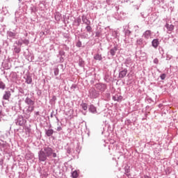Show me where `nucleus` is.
<instances>
[{
  "mask_svg": "<svg viewBox=\"0 0 178 178\" xmlns=\"http://www.w3.org/2000/svg\"><path fill=\"white\" fill-rule=\"evenodd\" d=\"M67 153L70 154V149H67Z\"/></svg>",
  "mask_w": 178,
  "mask_h": 178,
  "instance_id": "obj_56",
  "label": "nucleus"
},
{
  "mask_svg": "<svg viewBox=\"0 0 178 178\" xmlns=\"http://www.w3.org/2000/svg\"><path fill=\"white\" fill-rule=\"evenodd\" d=\"M125 35H127V37H129V35L131 34V31L130 30L127 29L124 32Z\"/></svg>",
  "mask_w": 178,
  "mask_h": 178,
  "instance_id": "obj_34",
  "label": "nucleus"
},
{
  "mask_svg": "<svg viewBox=\"0 0 178 178\" xmlns=\"http://www.w3.org/2000/svg\"><path fill=\"white\" fill-rule=\"evenodd\" d=\"M19 91L21 94H24V90L23 88H19Z\"/></svg>",
  "mask_w": 178,
  "mask_h": 178,
  "instance_id": "obj_45",
  "label": "nucleus"
},
{
  "mask_svg": "<svg viewBox=\"0 0 178 178\" xmlns=\"http://www.w3.org/2000/svg\"><path fill=\"white\" fill-rule=\"evenodd\" d=\"M77 88V86H76V85H72V86H71V88Z\"/></svg>",
  "mask_w": 178,
  "mask_h": 178,
  "instance_id": "obj_50",
  "label": "nucleus"
},
{
  "mask_svg": "<svg viewBox=\"0 0 178 178\" xmlns=\"http://www.w3.org/2000/svg\"><path fill=\"white\" fill-rule=\"evenodd\" d=\"M117 51H118V47L115 46L114 47L110 49V51H109L110 55H111V56H115V55H116Z\"/></svg>",
  "mask_w": 178,
  "mask_h": 178,
  "instance_id": "obj_14",
  "label": "nucleus"
},
{
  "mask_svg": "<svg viewBox=\"0 0 178 178\" xmlns=\"http://www.w3.org/2000/svg\"><path fill=\"white\" fill-rule=\"evenodd\" d=\"M3 113H2V106H0V122H2L3 120Z\"/></svg>",
  "mask_w": 178,
  "mask_h": 178,
  "instance_id": "obj_25",
  "label": "nucleus"
},
{
  "mask_svg": "<svg viewBox=\"0 0 178 178\" xmlns=\"http://www.w3.org/2000/svg\"><path fill=\"white\" fill-rule=\"evenodd\" d=\"M56 153L54 152V149L50 147H44L38 152L39 162H45L52 158H56Z\"/></svg>",
  "mask_w": 178,
  "mask_h": 178,
  "instance_id": "obj_1",
  "label": "nucleus"
},
{
  "mask_svg": "<svg viewBox=\"0 0 178 178\" xmlns=\"http://www.w3.org/2000/svg\"><path fill=\"white\" fill-rule=\"evenodd\" d=\"M127 60H127V61L125 62V64H126V65H127Z\"/></svg>",
  "mask_w": 178,
  "mask_h": 178,
  "instance_id": "obj_61",
  "label": "nucleus"
},
{
  "mask_svg": "<svg viewBox=\"0 0 178 178\" xmlns=\"http://www.w3.org/2000/svg\"><path fill=\"white\" fill-rule=\"evenodd\" d=\"M147 101H148L149 102H150V103L154 102V101L152 100V99L151 97H149V98L147 99Z\"/></svg>",
  "mask_w": 178,
  "mask_h": 178,
  "instance_id": "obj_48",
  "label": "nucleus"
},
{
  "mask_svg": "<svg viewBox=\"0 0 178 178\" xmlns=\"http://www.w3.org/2000/svg\"><path fill=\"white\" fill-rule=\"evenodd\" d=\"M89 111L91 112V113H97V108L95 107L94 105L91 104L90 106H89Z\"/></svg>",
  "mask_w": 178,
  "mask_h": 178,
  "instance_id": "obj_17",
  "label": "nucleus"
},
{
  "mask_svg": "<svg viewBox=\"0 0 178 178\" xmlns=\"http://www.w3.org/2000/svg\"><path fill=\"white\" fill-rule=\"evenodd\" d=\"M89 97L92 99H95L99 97V91H97L94 88H91L89 91Z\"/></svg>",
  "mask_w": 178,
  "mask_h": 178,
  "instance_id": "obj_2",
  "label": "nucleus"
},
{
  "mask_svg": "<svg viewBox=\"0 0 178 178\" xmlns=\"http://www.w3.org/2000/svg\"><path fill=\"white\" fill-rule=\"evenodd\" d=\"M172 56L171 55L167 54L166 60H170Z\"/></svg>",
  "mask_w": 178,
  "mask_h": 178,
  "instance_id": "obj_43",
  "label": "nucleus"
},
{
  "mask_svg": "<svg viewBox=\"0 0 178 178\" xmlns=\"http://www.w3.org/2000/svg\"><path fill=\"white\" fill-rule=\"evenodd\" d=\"M0 88H1V90H5V83L2 81H0Z\"/></svg>",
  "mask_w": 178,
  "mask_h": 178,
  "instance_id": "obj_38",
  "label": "nucleus"
},
{
  "mask_svg": "<svg viewBox=\"0 0 178 178\" xmlns=\"http://www.w3.org/2000/svg\"><path fill=\"white\" fill-rule=\"evenodd\" d=\"M56 119L57 122H59V118H58V117L56 116Z\"/></svg>",
  "mask_w": 178,
  "mask_h": 178,
  "instance_id": "obj_55",
  "label": "nucleus"
},
{
  "mask_svg": "<svg viewBox=\"0 0 178 178\" xmlns=\"http://www.w3.org/2000/svg\"><path fill=\"white\" fill-rule=\"evenodd\" d=\"M56 130L57 131H60L62 130V127H58Z\"/></svg>",
  "mask_w": 178,
  "mask_h": 178,
  "instance_id": "obj_49",
  "label": "nucleus"
},
{
  "mask_svg": "<svg viewBox=\"0 0 178 178\" xmlns=\"http://www.w3.org/2000/svg\"><path fill=\"white\" fill-rule=\"evenodd\" d=\"M143 37H144L145 40H148L149 38H151V31L147 30L145 31L144 33L143 34Z\"/></svg>",
  "mask_w": 178,
  "mask_h": 178,
  "instance_id": "obj_10",
  "label": "nucleus"
},
{
  "mask_svg": "<svg viewBox=\"0 0 178 178\" xmlns=\"http://www.w3.org/2000/svg\"><path fill=\"white\" fill-rule=\"evenodd\" d=\"M14 51H15V54H19V53H20L21 49L19 47H15L14 48Z\"/></svg>",
  "mask_w": 178,
  "mask_h": 178,
  "instance_id": "obj_33",
  "label": "nucleus"
},
{
  "mask_svg": "<svg viewBox=\"0 0 178 178\" xmlns=\"http://www.w3.org/2000/svg\"><path fill=\"white\" fill-rule=\"evenodd\" d=\"M25 79V83H26V84H31V83H33V78L31 77V76H30V74H27L26 77H24Z\"/></svg>",
  "mask_w": 178,
  "mask_h": 178,
  "instance_id": "obj_12",
  "label": "nucleus"
},
{
  "mask_svg": "<svg viewBox=\"0 0 178 178\" xmlns=\"http://www.w3.org/2000/svg\"><path fill=\"white\" fill-rule=\"evenodd\" d=\"M145 178H151V177H149L148 175H145Z\"/></svg>",
  "mask_w": 178,
  "mask_h": 178,
  "instance_id": "obj_54",
  "label": "nucleus"
},
{
  "mask_svg": "<svg viewBox=\"0 0 178 178\" xmlns=\"http://www.w3.org/2000/svg\"><path fill=\"white\" fill-rule=\"evenodd\" d=\"M81 106L82 109H83V111H87V109H88V106H87L86 103L81 104Z\"/></svg>",
  "mask_w": 178,
  "mask_h": 178,
  "instance_id": "obj_23",
  "label": "nucleus"
},
{
  "mask_svg": "<svg viewBox=\"0 0 178 178\" xmlns=\"http://www.w3.org/2000/svg\"><path fill=\"white\" fill-rule=\"evenodd\" d=\"M130 172V167H125V175L129 177L130 175L129 173Z\"/></svg>",
  "mask_w": 178,
  "mask_h": 178,
  "instance_id": "obj_27",
  "label": "nucleus"
},
{
  "mask_svg": "<svg viewBox=\"0 0 178 178\" xmlns=\"http://www.w3.org/2000/svg\"><path fill=\"white\" fill-rule=\"evenodd\" d=\"M4 159H5V157L3 156V155L0 154V166H1V168H3V160Z\"/></svg>",
  "mask_w": 178,
  "mask_h": 178,
  "instance_id": "obj_19",
  "label": "nucleus"
},
{
  "mask_svg": "<svg viewBox=\"0 0 178 178\" xmlns=\"http://www.w3.org/2000/svg\"><path fill=\"white\" fill-rule=\"evenodd\" d=\"M11 95H12V94L10 93V91H9V90L5 91V93L3 95V99H4L6 101H9Z\"/></svg>",
  "mask_w": 178,
  "mask_h": 178,
  "instance_id": "obj_8",
  "label": "nucleus"
},
{
  "mask_svg": "<svg viewBox=\"0 0 178 178\" xmlns=\"http://www.w3.org/2000/svg\"><path fill=\"white\" fill-rule=\"evenodd\" d=\"M94 59L95 60H102V56L99 54H96L94 55Z\"/></svg>",
  "mask_w": 178,
  "mask_h": 178,
  "instance_id": "obj_18",
  "label": "nucleus"
},
{
  "mask_svg": "<svg viewBox=\"0 0 178 178\" xmlns=\"http://www.w3.org/2000/svg\"><path fill=\"white\" fill-rule=\"evenodd\" d=\"M165 2V0H154V5H160V3H163Z\"/></svg>",
  "mask_w": 178,
  "mask_h": 178,
  "instance_id": "obj_22",
  "label": "nucleus"
},
{
  "mask_svg": "<svg viewBox=\"0 0 178 178\" xmlns=\"http://www.w3.org/2000/svg\"><path fill=\"white\" fill-rule=\"evenodd\" d=\"M26 119H24L22 115H19L18 118L15 120L17 126H24V124H26Z\"/></svg>",
  "mask_w": 178,
  "mask_h": 178,
  "instance_id": "obj_4",
  "label": "nucleus"
},
{
  "mask_svg": "<svg viewBox=\"0 0 178 178\" xmlns=\"http://www.w3.org/2000/svg\"><path fill=\"white\" fill-rule=\"evenodd\" d=\"M161 58H164V57H163V56L161 55Z\"/></svg>",
  "mask_w": 178,
  "mask_h": 178,
  "instance_id": "obj_62",
  "label": "nucleus"
},
{
  "mask_svg": "<svg viewBox=\"0 0 178 178\" xmlns=\"http://www.w3.org/2000/svg\"><path fill=\"white\" fill-rule=\"evenodd\" d=\"M36 115H40V112L38 111V112L36 113Z\"/></svg>",
  "mask_w": 178,
  "mask_h": 178,
  "instance_id": "obj_57",
  "label": "nucleus"
},
{
  "mask_svg": "<svg viewBox=\"0 0 178 178\" xmlns=\"http://www.w3.org/2000/svg\"><path fill=\"white\" fill-rule=\"evenodd\" d=\"M33 111H34V106H29L26 109V112L28 113H30L33 112Z\"/></svg>",
  "mask_w": 178,
  "mask_h": 178,
  "instance_id": "obj_20",
  "label": "nucleus"
},
{
  "mask_svg": "<svg viewBox=\"0 0 178 178\" xmlns=\"http://www.w3.org/2000/svg\"><path fill=\"white\" fill-rule=\"evenodd\" d=\"M123 99V97L120 95H117V96H113V101H117L118 102H120Z\"/></svg>",
  "mask_w": 178,
  "mask_h": 178,
  "instance_id": "obj_16",
  "label": "nucleus"
},
{
  "mask_svg": "<svg viewBox=\"0 0 178 178\" xmlns=\"http://www.w3.org/2000/svg\"><path fill=\"white\" fill-rule=\"evenodd\" d=\"M60 62H63V60H64V59H63V58L62 57V56H60Z\"/></svg>",
  "mask_w": 178,
  "mask_h": 178,
  "instance_id": "obj_51",
  "label": "nucleus"
},
{
  "mask_svg": "<svg viewBox=\"0 0 178 178\" xmlns=\"http://www.w3.org/2000/svg\"><path fill=\"white\" fill-rule=\"evenodd\" d=\"M95 88H97L100 92H105V90L108 88L106 86V83H96L95 85Z\"/></svg>",
  "mask_w": 178,
  "mask_h": 178,
  "instance_id": "obj_3",
  "label": "nucleus"
},
{
  "mask_svg": "<svg viewBox=\"0 0 178 178\" xmlns=\"http://www.w3.org/2000/svg\"><path fill=\"white\" fill-rule=\"evenodd\" d=\"M16 35H17V31H16V29L13 30V31H7V37L8 38L15 39V38H16Z\"/></svg>",
  "mask_w": 178,
  "mask_h": 178,
  "instance_id": "obj_5",
  "label": "nucleus"
},
{
  "mask_svg": "<svg viewBox=\"0 0 178 178\" xmlns=\"http://www.w3.org/2000/svg\"><path fill=\"white\" fill-rule=\"evenodd\" d=\"M79 65L84 66V63L83 62H79Z\"/></svg>",
  "mask_w": 178,
  "mask_h": 178,
  "instance_id": "obj_52",
  "label": "nucleus"
},
{
  "mask_svg": "<svg viewBox=\"0 0 178 178\" xmlns=\"http://www.w3.org/2000/svg\"><path fill=\"white\" fill-rule=\"evenodd\" d=\"M54 73L55 76H58V74H59V68L58 67L54 68Z\"/></svg>",
  "mask_w": 178,
  "mask_h": 178,
  "instance_id": "obj_31",
  "label": "nucleus"
},
{
  "mask_svg": "<svg viewBox=\"0 0 178 178\" xmlns=\"http://www.w3.org/2000/svg\"><path fill=\"white\" fill-rule=\"evenodd\" d=\"M17 44V45H19V47H22V45H23L22 39L19 40Z\"/></svg>",
  "mask_w": 178,
  "mask_h": 178,
  "instance_id": "obj_39",
  "label": "nucleus"
},
{
  "mask_svg": "<svg viewBox=\"0 0 178 178\" xmlns=\"http://www.w3.org/2000/svg\"><path fill=\"white\" fill-rule=\"evenodd\" d=\"M82 22L84 24H86V26H90L91 24V21L87 19V17L86 16H82Z\"/></svg>",
  "mask_w": 178,
  "mask_h": 178,
  "instance_id": "obj_13",
  "label": "nucleus"
},
{
  "mask_svg": "<svg viewBox=\"0 0 178 178\" xmlns=\"http://www.w3.org/2000/svg\"><path fill=\"white\" fill-rule=\"evenodd\" d=\"M143 41H144V40H143V38H139V39L137 40L136 44L138 45H143Z\"/></svg>",
  "mask_w": 178,
  "mask_h": 178,
  "instance_id": "obj_30",
  "label": "nucleus"
},
{
  "mask_svg": "<svg viewBox=\"0 0 178 178\" xmlns=\"http://www.w3.org/2000/svg\"><path fill=\"white\" fill-rule=\"evenodd\" d=\"M41 34L44 35V34H45V32H41Z\"/></svg>",
  "mask_w": 178,
  "mask_h": 178,
  "instance_id": "obj_58",
  "label": "nucleus"
},
{
  "mask_svg": "<svg viewBox=\"0 0 178 178\" xmlns=\"http://www.w3.org/2000/svg\"><path fill=\"white\" fill-rule=\"evenodd\" d=\"M140 15H141V17H143V19H145V17H147V16L144 15V13H141Z\"/></svg>",
  "mask_w": 178,
  "mask_h": 178,
  "instance_id": "obj_47",
  "label": "nucleus"
},
{
  "mask_svg": "<svg viewBox=\"0 0 178 178\" xmlns=\"http://www.w3.org/2000/svg\"><path fill=\"white\" fill-rule=\"evenodd\" d=\"M165 27L167 29V33L168 34H172V31L175 30V26L173 24H169L166 23Z\"/></svg>",
  "mask_w": 178,
  "mask_h": 178,
  "instance_id": "obj_6",
  "label": "nucleus"
},
{
  "mask_svg": "<svg viewBox=\"0 0 178 178\" xmlns=\"http://www.w3.org/2000/svg\"><path fill=\"white\" fill-rule=\"evenodd\" d=\"M81 45H82L81 41L78 40V42L76 44V47H77L78 48H81Z\"/></svg>",
  "mask_w": 178,
  "mask_h": 178,
  "instance_id": "obj_36",
  "label": "nucleus"
},
{
  "mask_svg": "<svg viewBox=\"0 0 178 178\" xmlns=\"http://www.w3.org/2000/svg\"><path fill=\"white\" fill-rule=\"evenodd\" d=\"M9 145L6 143L5 146L2 148L3 151H4V152H9Z\"/></svg>",
  "mask_w": 178,
  "mask_h": 178,
  "instance_id": "obj_21",
  "label": "nucleus"
},
{
  "mask_svg": "<svg viewBox=\"0 0 178 178\" xmlns=\"http://www.w3.org/2000/svg\"><path fill=\"white\" fill-rule=\"evenodd\" d=\"M152 45L153 47H154L155 49H157L158 47L159 46V40L158 39H154L152 41Z\"/></svg>",
  "mask_w": 178,
  "mask_h": 178,
  "instance_id": "obj_11",
  "label": "nucleus"
},
{
  "mask_svg": "<svg viewBox=\"0 0 178 178\" xmlns=\"http://www.w3.org/2000/svg\"><path fill=\"white\" fill-rule=\"evenodd\" d=\"M25 104H26V105H29V106H34L35 102L30 97H27L25 99Z\"/></svg>",
  "mask_w": 178,
  "mask_h": 178,
  "instance_id": "obj_9",
  "label": "nucleus"
},
{
  "mask_svg": "<svg viewBox=\"0 0 178 178\" xmlns=\"http://www.w3.org/2000/svg\"><path fill=\"white\" fill-rule=\"evenodd\" d=\"M6 144V142L0 140V149L2 150V148L5 146V145Z\"/></svg>",
  "mask_w": 178,
  "mask_h": 178,
  "instance_id": "obj_28",
  "label": "nucleus"
},
{
  "mask_svg": "<svg viewBox=\"0 0 178 178\" xmlns=\"http://www.w3.org/2000/svg\"><path fill=\"white\" fill-rule=\"evenodd\" d=\"M139 29H140V26H138V25H136V26H134V30L136 32L138 31Z\"/></svg>",
  "mask_w": 178,
  "mask_h": 178,
  "instance_id": "obj_41",
  "label": "nucleus"
},
{
  "mask_svg": "<svg viewBox=\"0 0 178 178\" xmlns=\"http://www.w3.org/2000/svg\"><path fill=\"white\" fill-rule=\"evenodd\" d=\"M126 74H127V69L122 68L121 71L119 72L118 77L120 79H124V77H126Z\"/></svg>",
  "mask_w": 178,
  "mask_h": 178,
  "instance_id": "obj_7",
  "label": "nucleus"
},
{
  "mask_svg": "<svg viewBox=\"0 0 178 178\" xmlns=\"http://www.w3.org/2000/svg\"><path fill=\"white\" fill-rule=\"evenodd\" d=\"M113 35L116 38V37H118V32L117 31L113 32Z\"/></svg>",
  "mask_w": 178,
  "mask_h": 178,
  "instance_id": "obj_46",
  "label": "nucleus"
},
{
  "mask_svg": "<svg viewBox=\"0 0 178 178\" xmlns=\"http://www.w3.org/2000/svg\"><path fill=\"white\" fill-rule=\"evenodd\" d=\"M153 63H155V65H158V63H159V60H158V58H154L153 60Z\"/></svg>",
  "mask_w": 178,
  "mask_h": 178,
  "instance_id": "obj_42",
  "label": "nucleus"
},
{
  "mask_svg": "<svg viewBox=\"0 0 178 178\" xmlns=\"http://www.w3.org/2000/svg\"><path fill=\"white\" fill-rule=\"evenodd\" d=\"M160 78H161V80H165V79H166V74H161Z\"/></svg>",
  "mask_w": 178,
  "mask_h": 178,
  "instance_id": "obj_40",
  "label": "nucleus"
},
{
  "mask_svg": "<svg viewBox=\"0 0 178 178\" xmlns=\"http://www.w3.org/2000/svg\"><path fill=\"white\" fill-rule=\"evenodd\" d=\"M2 104H3V102H2Z\"/></svg>",
  "mask_w": 178,
  "mask_h": 178,
  "instance_id": "obj_64",
  "label": "nucleus"
},
{
  "mask_svg": "<svg viewBox=\"0 0 178 178\" xmlns=\"http://www.w3.org/2000/svg\"><path fill=\"white\" fill-rule=\"evenodd\" d=\"M45 134L47 136V137H51L54 134V129H45Z\"/></svg>",
  "mask_w": 178,
  "mask_h": 178,
  "instance_id": "obj_15",
  "label": "nucleus"
},
{
  "mask_svg": "<svg viewBox=\"0 0 178 178\" xmlns=\"http://www.w3.org/2000/svg\"><path fill=\"white\" fill-rule=\"evenodd\" d=\"M86 30L88 33H90L91 31H92V28L91 27V26L87 25L86 27Z\"/></svg>",
  "mask_w": 178,
  "mask_h": 178,
  "instance_id": "obj_29",
  "label": "nucleus"
},
{
  "mask_svg": "<svg viewBox=\"0 0 178 178\" xmlns=\"http://www.w3.org/2000/svg\"><path fill=\"white\" fill-rule=\"evenodd\" d=\"M159 54H161V55L162 56H163V55H165V50L163 49V48L162 47H159Z\"/></svg>",
  "mask_w": 178,
  "mask_h": 178,
  "instance_id": "obj_24",
  "label": "nucleus"
},
{
  "mask_svg": "<svg viewBox=\"0 0 178 178\" xmlns=\"http://www.w3.org/2000/svg\"><path fill=\"white\" fill-rule=\"evenodd\" d=\"M18 1H19V2H22V0H18Z\"/></svg>",
  "mask_w": 178,
  "mask_h": 178,
  "instance_id": "obj_63",
  "label": "nucleus"
},
{
  "mask_svg": "<svg viewBox=\"0 0 178 178\" xmlns=\"http://www.w3.org/2000/svg\"><path fill=\"white\" fill-rule=\"evenodd\" d=\"M72 177L73 178H77L79 177V173H77L76 170H74V172H72Z\"/></svg>",
  "mask_w": 178,
  "mask_h": 178,
  "instance_id": "obj_26",
  "label": "nucleus"
},
{
  "mask_svg": "<svg viewBox=\"0 0 178 178\" xmlns=\"http://www.w3.org/2000/svg\"><path fill=\"white\" fill-rule=\"evenodd\" d=\"M96 37H98V33H96Z\"/></svg>",
  "mask_w": 178,
  "mask_h": 178,
  "instance_id": "obj_59",
  "label": "nucleus"
},
{
  "mask_svg": "<svg viewBox=\"0 0 178 178\" xmlns=\"http://www.w3.org/2000/svg\"><path fill=\"white\" fill-rule=\"evenodd\" d=\"M51 118H54V111L51 112V115H50Z\"/></svg>",
  "mask_w": 178,
  "mask_h": 178,
  "instance_id": "obj_53",
  "label": "nucleus"
},
{
  "mask_svg": "<svg viewBox=\"0 0 178 178\" xmlns=\"http://www.w3.org/2000/svg\"><path fill=\"white\" fill-rule=\"evenodd\" d=\"M55 19H56V20H60V13H57L55 15Z\"/></svg>",
  "mask_w": 178,
  "mask_h": 178,
  "instance_id": "obj_32",
  "label": "nucleus"
},
{
  "mask_svg": "<svg viewBox=\"0 0 178 178\" xmlns=\"http://www.w3.org/2000/svg\"><path fill=\"white\" fill-rule=\"evenodd\" d=\"M176 165L178 166V161L176 162Z\"/></svg>",
  "mask_w": 178,
  "mask_h": 178,
  "instance_id": "obj_60",
  "label": "nucleus"
},
{
  "mask_svg": "<svg viewBox=\"0 0 178 178\" xmlns=\"http://www.w3.org/2000/svg\"><path fill=\"white\" fill-rule=\"evenodd\" d=\"M22 44H24L25 45H29L30 44V41L29 40H22Z\"/></svg>",
  "mask_w": 178,
  "mask_h": 178,
  "instance_id": "obj_35",
  "label": "nucleus"
},
{
  "mask_svg": "<svg viewBox=\"0 0 178 178\" xmlns=\"http://www.w3.org/2000/svg\"><path fill=\"white\" fill-rule=\"evenodd\" d=\"M51 101H52L53 102H55V101H56V96L54 95L51 99Z\"/></svg>",
  "mask_w": 178,
  "mask_h": 178,
  "instance_id": "obj_44",
  "label": "nucleus"
},
{
  "mask_svg": "<svg viewBox=\"0 0 178 178\" xmlns=\"http://www.w3.org/2000/svg\"><path fill=\"white\" fill-rule=\"evenodd\" d=\"M59 56H65V51H63V50L59 51L58 58Z\"/></svg>",
  "mask_w": 178,
  "mask_h": 178,
  "instance_id": "obj_37",
  "label": "nucleus"
}]
</instances>
